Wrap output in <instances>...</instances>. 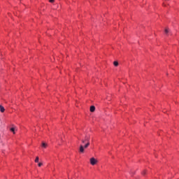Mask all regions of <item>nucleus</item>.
I'll list each match as a JSON object with an SVG mask.
<instances>
[{"label":"nucleus","instance_id":"obj_7","mask_svg":"<svg viewBox=\"0 0 179 179\" xmlns=\"http://www.w3.org/2000/svg\"><path fill=\"white\" fill-rule=\"evenodd\" d=\"M113 65H115V66H118V62H114Z\"/></svg>","mask_w":179,"mask_h":179},{"label":"nucleus","instance_id":"obj_1","mask_svg":"<svg viewBox=\"0 0 179 179\" xmlns=\"http://www.w3.org/2000/svg\"><path fill=\"white\" fill-rule=\"evenodd\" d=\"M82 143H85L83 146V145H80V152L84 153L85 149H87L90 146V136L86 135L84 139L81 140Z\"/></svg>","mask_w":179,"mask_h":179},{"label":"nucleus","instance_id":"obj_14","mask_svg":"<svg viewBox=\"0 0 179 179\" xmlns=\"http://www.w3.org/2000/svg\"><path fill=\"white\" fill-rule=\"evenodd\" d=\"M166 1H169V0H166Z\"/></svg>","mask_w":179,"mask_h":179},{"label":"nucleus","instance_id":"obj_4","mask_svg":"<svg viewBox=\"0 0 179 179\" xmlns=\"http://www.w3.org/2000/svg\"><path fill=\"white\" fill-rule=\"evenodd\" d=\"M0 111L1 113L5 112V108H3V106H2L1 105H0Z\"/></svg>","mask_w":179,"mask_h":179},{"label":"nucleus","instance_id":"obj_2","mask_svg":"<svg viewBox=\"0 0 179 179\" xmlns=\"http://www.w3.org/2000/svg\"><path fill=\"white\" fill-rule=\"evenodd\" d=\"M90 164H92V166H94L97 164L98 161L94 157H92L90 159Z\"/></svg>","mask_w":179,"mask_h":179},{"label":"nucleus","instance_id":"obj_10","mask_svg":"<svg viewBox=\"0 0 179 179\" xmlns=\"http://www.w3.org/2000/svg\"><path fill=\"white\" fill-rule=\"evenodd\" d=\"M38 167H41V166H43V163H39V164H38Z\"/></svg>","mask_w":179,"mask_h":179},{"label":"nucleus","instance_id":"obj_12","mask_svg":"<svg viewBox=\"0 0 179 179\" xmlns=\"http://www.w3.org/2000/svg\"><path fill=\"white\" fill-rule=\"evenodd\" d=\"M142 174H143V176H145V175L146 174V171H144L142 173Z\"/></svg>","mask_w":179,"mask_h":179},{"label":"nucleus","instance_id":"obj_13","mask_svg":"<svg viewBox=\"0 0 179 179\" xmlns=\"http://www.w3.org/2000/svg\"><path fill=\"white\" fill-rule=\"evenodd\" d=\"M163 6H166L164 5V3L163 4Z\"/></svg>","mask_w":179,"mask_h":179},{"label":"nucleus","instance_id":"obj_6","mask_svg":"<svg viewBox=\"0 0 179 179\" xmlns=\"http://www.w3.org/2000/svg\"><path fill=\"white\" fill-rule=\"evenodd\" d=\"M10 131H11V132H13V134H15V127H12L10 129Z\"/></svg>","mask_w":179,"mask_h":179},{"label":"nucleus","instance_id":"obj_11","mask_svg":"<svg viewBox=\"0 0 179 179\" xmlns=\"http://www.w3.org/2000/svg\"><path fill=\"white\" fill-rule=\"evenodd\" d=\"M55 0H49V2H50V3H53Z\"/></svg>","mask_w":179,"mask_h":179},{"label":"nucleus","instance_id":"obj_9","mask_svg":"<svg viewBox=\"0 0 179 179\" xmlns=\"http://www.w3.org/2000/svg\"><path fill=\"white\" fill-rule=\"evenodd\" d=\"M165 33H166V34H169V29H165Z\"/></svg>","mask_w":179,"mask_h":179},{"label":"nucleus","instance_id":"obj_5","mask_svg":"<svg viewBox=\"0 0 179 179\" xmlns=\"http://www.w3.org/2000/svg\"><path fill=\"white\" fill-rule=\"evenodd\" d=\"M42 148H44L45 149V148H47V143H42Z\"/></svg>","mask_w":179,"mask_h":179},{"label":"nucleus","instance_id":"obj_8","mask_svg":"<svg viewBox=\"0 0 179 179\" xmlns=\"http://www.w3.org/2000/svg\"><path fill=\"white\" fill-rule=\"evenodd\" d=\"M35 163H38V157H36Z\"/></svg>","mask_w":179,"mask_h":179},{"label":"nucleus","instance_id":"obj_3","mask_svg":"<svg viewBox=\"0 0 179 179\" xmlns=\"http://www.w3.org/2000/svg\"><path fill=\"white\" fill-rule=\"evenodd\" d=\"M95 110H96V107H94V106H92L90 107V111H91V113H94Z\"/></svg>","mask_w":179,"mask_h":179}]
</instances>
